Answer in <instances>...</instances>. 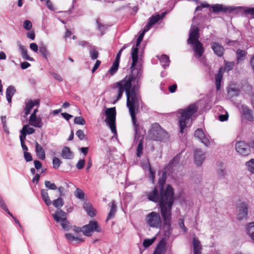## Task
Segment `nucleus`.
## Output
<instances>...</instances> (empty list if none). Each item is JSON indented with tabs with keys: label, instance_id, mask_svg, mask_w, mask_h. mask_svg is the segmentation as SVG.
I'll return each instance as SVG.
<instances>
[{
	"label": "nucleus",
	"instance_id": "obj_1",
	"mask_svg": "<svg viewBox=\"0 0 254 254\" xmlns=\"http://www.w3.org/2000/svg\"><path fill=\"white\" fill-rule=\"evenodd\" d=\"M144 34L142 33L138 36L136 45L132 48L131 55L132 63L131 65V73L127 75L122 80L113 84V89L116 90L117 96L113 102L115 104L120 100L125 91L127 96V106L134 127L136 134L137 133L138 125L136 123L135 111L138 110L139 105L140 97L138 93L139 88L138 79L142 72L139 67H135L138 61V46L140 45Z\"/></svg>",
	"mask_w": 254,
	"mask_h": 254
},
{
	"label": "nucleus",
	"instance_id": "obj_2",
	"mask_svg": "<svg viewBox=\"0 0 254 254\" xmlns=\"http://www.w3.org/2000/svg\"><path fill=\"white\" fill-rule=\"evenodd\" d=\"M147 198L154 202H159L165 226L168 229L171 227V210L174 203V190L170 185H167L165 190H160L159 193L156 187L146 192Z\"/></svg>",
	"mask_w": 254,
	"mask_h": 254
},
{
	"label": "nucleus",
	"instance_id": "obj_3",
	"mask_svg": "<svg viewBox=\"0 0 254 254\" xmlns=\"http://www.w3.org/2000/svg\"><path fill=\"white\" fill-rule=\"evenodd\" d=\"M197 109L198 108L195 104H191L179 111L181 115L179 122L182 133L186 127L191 125L192 120L195 118V114Z\"/></svg>",
	"mask_w": 254,
	"mask_h": 254
},
{
	"label": "nucleus",
	"instance_id": "obj_4",
	"mask_svg": "<svg viewBox=\"0 0 254 254\" xmlns=\"http://www.w3.org/2000/svg\"><path fill=\"white\" fill-rule=\"evenodd\" d=\"M199 31L197 26L192 25L188 40V43L193 46L194 56L197 58L201 57L204 52L202 44L198 41Z\"/></svg>",
	"mask_w": 254,
	"mask_h": 254
},
{
	"label": "nucleus",
	"instance_id": "obj_5",
	"mask_svg": "<svg viewBox=\"0 0 254 254\" xmlns=\"http://www.w3.org/2000/svg\"><path fill=\"white\" fill-rule=\"evenodd\" d=\"M148 137L152 140L162 141L167 139L168 135L158 124H154L148 131Z\"/></svg>",
	"mask_w": 254,
	"mask_h": 254
},
{
	"label": "nucleus",
	"instance_id": "obj_6",
	"mask_svg": "<svg viewBox=\"0 0 254 254\" xmlns=\"http://www.w3.org/2000/svg\"><path fill=\"white\" fill-rule=\"evenodd\" d=\"M145 221L150 227L156 229H160L162 226V218L160 214L152 211L146 215Z\"/></svg>",
	"mask_w": 254,
	"mask_h": 254
},
{
	"label": "nucleus",
	"instance_id": "obj_7",
	"mask_svg": "<svg viewBox=\"0 0 254 254\" xmlns=\"http://www.w3.org/2000/svg\"><path fill=\"white\" fill-rule=\"evenodd\" d=\"M106 119L105 122L110 127L112 132L114 134L117 133L115 126L116 111L115 107L107 108L105 111Z\"/></svg>",
	"mask_w": 254,
	"mask_h": 254
},
{
	"label": "nucleus",
	"instance_id": "obj_8",
	"mask_svg": "<svg viewBox=\"0 0 254 254\" xmlns=\"http://www.w3.org/2000/svg\"><path fill=\"white\" fill-rule=\"evenodd\" d=\"M53 217L57 222L61 223L64 229L65 230L69 229V225L67 221V214L64 211L58 209L53 214Z\"/></svg>",
	"mask_w": 254,
	"mask_h": 254
},
{
	"label": "nucleus",
	"instance_id": "obj_9",
	"mask_svg": "<svg viewBox=\"0 0 254 254\" xmlns=\"http://www.w3.org/2000/svg\"><path fill=\"white\" fill-rule=\"evenodd\" d=\"M102 228L98 222L96 221H90L89 223L83 226L82 232L83 234L87 237H90L94 232H101Z\"/></svg>",
	"mask_w": 254,
	"mask_h": 254
},
{
	"label": "nucleus",
	"instance_id": "obj_10",
	"mask_svg": "<svg viewBox=\"0 0 254 254\" xmlns=\"http://www.w3.org/2000/svg\"><path fill=\"white\" fill-rule=\"evenodd\" d=\"M248 213V203L246 202H241L237 204L236 208V216L239 220L246 218Z\"/></svg>",
	"mask_w": 254,
	"mask_h": 254
},
{
	"label": "nucleus",
	"instance_id": "obj_11",
	"mask_svg": "<svg viewBox=\"0 0 254 254\" xmlns=\"http://www.w3.org/2000/svg\"><path fill=\"white\" fill-rule=\"evenodd\" d=\"M235 148L237 152L243 156L248 155L251 152L249 145L244 141H239L236 143Z\"/></svg>",
	"mask_w": 254,
	"mask_h": 254
},
{
	"label": "nucleus",
	"instance_id": "obj_12",
	"mask_svg": "<svg viewBox=\"0 0 254 254\" xmlns=\"http://www.w3.org/2000/svg\"><path fill=\"white\" fill-rule=\"evenodd\" d=\"M194 136L195 137L198 138L206 146H209L210 145L209 136L206 135L201 128H197L195 131Z\"/></svg>",
	"mask_w": 254,
	"mask_h": 254
},
{
	"label": "nucleus",
	"instance_id": "obj_13",
	"mask_svg": "<svg viewBox=\"0 0 254 254\" xmlns=\"http://www.w3.org/2000/svg\"><path fill=\"white\" fill-rule=\"evenodd\" d=\"M167 241L162 238L157 245L153 254H165L166 252Z\"/></svg>",
	"mask_w": 254,
	"mask_h": 254
},
{
	"label": "nucleus",
	"instance_id": "obj_14",
	"mask_svg": "<svg viewBox=\"0 0 254 254\" xmlns=\"http://www.w3.org/2000/svg\"><path fill=\"white\" fill-rule=\"evenodd\" d=\"M194 159L195 164L201 166L205 159V152L200 149H196L194 152Z\"/></svg>",
	"mask_w": 254,
	"mask_h": 254
},
{
	"label": "nucleus",
	"instance_id": "obj_15",
	"mask_svg": "<svg viewBox=\"0 0 254 254\" xmlns=\"http://www.w3.org/2000/svg\"><path fill=\"white\" fill-rule=\"evenodd\" d=\"M242 111L245 119L250 122L254 121V113L248 106L243 105Z\"/></svg>",
	"mask_w": 254,
	"mask_h": 254
},
{
	"label": "nucleus",
	"instance_id": "obj_16",
	"mask_svg": "<svg viewBox=\"0 0 254 254\" xmlns=\"http://www.w3.org/2000/svg\"><path fill=\"white\" fill-rule=\"evenodd\" d=\"M211 47L214 53L219 57L223 56L224 49L222 46L216 42H212L211 44Z\"/></svg>",
	"mask_w": 254,
	"mask_h": 254
},
{
	"label": "nucleus",
	"instance_id": "obj_17",
	"mask_svg": "<svg viewBox=\"0 0 254 254\" xmlns=\"http://www.w3.org/2000/svg\"><path fill=\"white\" fill-rule=\"evenodd\" d=\"M29 124L36 127L41 128L43 126V123L40 118H37L34 115H31L29 120Z\"/></svg>",
	"mask_w": 254,
	"mask_h": 254
},
{
	"label": "nucleus",
	"instance_id": "obj_18",
	"mask_svg": "<svg viewBox=\"0 0 254 254\" xmlns=\"http://www.w3.org/2000/svg\"><path fill=\"white\" fill-rule=\"evenodd\" d=\"M40 103V100L39 99H35L34 100H30L26 104V106L24 109L25 114L26 116H27L30 114L31 109L34 106L38 105Z\"/></svg>",
	"mask_w": 254,
	"mask_h": 254
},
{
	"label": "nucleus",
	"instance_id": "obj_19",
	"mask_svg": "<svg viewBox=\"0 0 254 254\" xmlns=\"http://www.w3.org/2000/svg\"><path fill=\"white\" fill-rule=\"evenodd\" d=\"M36 152L38 158L41 160L45 159V153L42 147L37 142L35 143Z\"/></svg>",
	"mask_w": 254,
	"mask_h": 254
},
{
	"label": "nucleus",
	"instance_id": "obj_20",
	"mask_svg": "<svg viewBox=\"0 0 254 254\" xmlns=\"http://www.w3.org/2000/svg\"><path fill=\"white\" fill-rule=\"evenodd\" d=\"M16 92L15 88L12 86H9L6 90V97L9 103H11V99L13 95Z\"/></svg>",
	"mask_w": 254,
	"mask_h": 254
},
{
	"label": "nucleus",
	"instance_id": "obj_21",
	"mask_svg": "<svg viewBox=\"0 0 254 254\" xmlns=\"http://www.w3.org/2000/svg\"><path fill=\"white\" fill-rule=\"evenodd\" d=\"M222 72L223 68H220L218 73L215 76V84L217 90H219L220 89L221 82L223 77Z\"/></svg>",
	"mask_w": 254,
	"mask_h": 254
},
{
	"label": "nucleus",
	"instance_id": "obj_22",
	"mask_svg": "<svg viewBox=\"0 0 254 254\" xmlns=\"http://www.w3.org/2000/svg\"><path fill=\"white\" fill-rule=\"evenodd\" d=\"M211 8L212 9V11L213 12H219L220 11H226L229 10V8L224 6L222 4H213L211 6Z\"/></svg>",
	"mask_w": 254,
	"mask_h": 254
},
{
	"label": "nucleus",
	"instance_id": "obj_23",
	"mask_svg": "<svg viewBox=\"0 0 254 254\" xmlns=\"http://www.w3.org/2000/svg\"><path fill=\"white\" fill-rule=\"evenodd\" d=\"M65 237L69 242H72L75 241L76 243L82 242L84 241L83 239L79 236H74L71 233H66Z\"/></svg>",
	"mask_w": 254,
	"mask_h": 254
},
{
	"label": "nucleus",
	"instance_id": "obj_24",
	"mask_svg": "<svg viewBox=\"0 0 254 254\" xmlns=\"http://www.w3.org/2000/svg\"><path fill=\"white\" fill-rule=\"evenodd\" d=\"M62 156L63 158L66 159H71L73 158L72 153L70 151L69 148L66 146L63 148L62 151Z\"/></svg>",
	"mask_w": 254,
	"mask_h": 254
},
{
	"label": "nucleus",
	"instance_id": "obj_25",
	"mask_svg": "<svg viewBox=\"0 0 254 254\" xmlns=\"http://www.w3.org/2000/svg\"><path fill=\"white\" fill-rule=\"evenodd\" d=\"M83 208L87 212V214L91 217H94L96 215L95 209L92 207L89 203H84Z\"/></svg>",
	"mask_w": 254,
	"mask_h": 254
},
{
	"label": "nucleus",
	"instance_id": "obj_26",
	"mask_svg": "<svg viewBox=\"0 0 254 254\" xmlns=\"http://www.w3.org/2000/svg\"><path fill=\"white\" fill-rule=\"evenodd\" d=\"M19 48L21 52V56L23 59L29 61H32L33 58L30 57L27 54V50L25 47L22 45H19Z\"/></svg>",
	"mask_w": 254,
	"mask_h": 254
},
{
	"label": "nucleus",
	"instance_id": "obj_27",
	"mask_svg": "<svg viewBox=\"0 0 254 254\" xmlns=\"http://www.w3.org/2000/svg\"><path fill=\"white\" fill-rule=\"evenodd\" d=\"M116 211H117V206L115 204V201L113 200L111 202L110 210L108 216L106 219V221H107L109 220L112 219L114 217L115 215L116 212Z\"/></svg>",
	"mask_w": 254,
	"mask_h": 254
},
{
	"label": "nucleus",
	"instance_id": "obj_28",
	"mask_svg": "<svg viewBox=\"0 0 254 254\" xmlns=\"http://www.w3.org/2000/svg\"><path fill=\"white\" fill-rule=\"evenodd\" d=\"M193 254H201V245L200 242L195 238H193Z\"/></svg>",
	"mask_w": 254,
	"mask_h": 254
},
{
	"label": "nucleus",
	"instance_id": "obj_29",
	"mask_svg": "<svg viewBox=\"0 0 254 254\" xmlns=\"http://www.w3.org/2000/svg\"><path fill=\"white\" fill-rule=\"evenodd\" d=\"M41 196L45 202V203L48 205L49 206L51 204L52 202L49 198L48 192L47 190L45 189H42L41 190Z\"/></svg>",
	"mask_w": 254,
	"mask_h": 254
},
{
	"label": "nucleus",
	"instance_id": "obj_30",
	"mask_svg": "<svg viewBox=\"0 0 254 254\" xmlns=\"http://www.w3.org/2000/svg\"><path fill=\"white\" fill-rule=\"evenodd\" d=\"M165 15V13H162L161 16H160L159 14L152 16L150 18L149 22L148 23L150 25L152 26L157 22L160 19H162Z\"/></svg>",
	"mask_w": 254,
	"mask_h": 254
},
{
	"label": "nucleus",
	"instance_id": "obj_31",
	"mask_svg": "<svg viewBox=\"0 0 254 254\" xmlns=\"http://www.w3.org/2000/svg\"><path fill=\"white\" fill-rule=\"evenodd\" d=\"M247 230L248 235L254 242V222L249 223L247 227Z\"/></svg>",
	"mask_w": 254,
	"mask_h": 254
},
{
	"label": "nucleus",
	"instance_id": "obj_32",
	"mask_svg": "<svg viewBox=\"0 0 254 254\" xmlns=\"http://www.w3.org/2000/svg\"><path fill=\"white\" fill-rule=\"evenodd\" d=\"M239 94V90L234 87H230L228 89V94L230 97L237 96Z\"/></svg>",
	"mask_w": 254,
	"mask_h": 254
},
{
	"label": "nucleus",
	"instance_id": "obj_33",
	"mask_svg": "<svg viewBox=\"0 0 254 254\" xmlns=\"http://www.w3.org/2000/svg\"><path fill=\"white\" fill-rule=\"evenodd\" d=\"M247 169L252 174H254V159H251L246 163Z\"/></svg>",
	"mask_w": 254,
	"mask_h": 254
},
{
	"label": "nucleus",
	"instance_id": "obj_34",
	"mask_svg": "<svg viewBox=\"0 0 254 254\" xmlns=\"http://www.w3.org/2000/svg\"><path fill=\"white\" fill-rule=\"evenodd\" d=\"M160 61L163 66L164 67L168 66L169 64V57L167 55H162L160 58Z\"/></svg>",
	"mask_w": 254,
	"mask_h": 254
},
{
	"label": "nucleus",
	"instance_id": "obj_35",
	"mask_svg": "<svg viewBox=\"0 0 254 254\" xmlns=\"http://www.w3.org/2000/svg\"><path fill=\"white\" fill-rule=\"evenodd\" d=\"M166 179V174L163 173L158 181V187L160 190H164L163 189V186L165 183Z\"/></svg>",
	"mask_w": 254,
	"mask_h": 254
},
{
	"label": "nucleus",
	"instance_id": "obj_36",
	"mask_svg": "<svg viewBox=\"0 0 254 254\" xmlns=\"http://www.w3.org/2000/svg\"><path fill=\"white\" fill-rule=\"evenodd\" d=\"M53 205L58 208H61L64 204V200L61 197H59L54 200L52 202Z\"/></svg>",
	"mask_w": 254,
	"mask_h": 254
},
{
	"label": "nucleus",
	"instance_id": "obj_37",
	"mask_svg": "<svg viewBox=\"0 0 254 254\" xmlns=\"http://www.w3.org/2000/svg\"><path fill=\"white\" fill-rule=\"evenodd\" d=\"M156 237H154L151 239H146L143 242V246L144 248H147L151 246L155 241Z\"/></svg>",
	"mask_w": 254,
	"mask_h": 254
},
{
	"label": "nucleus",
	"instance_id": "obj_38",
	"mask_svg": "<svg viewBox=\"0 0 254 254\" xmlns=\"http://www.w3.org/2000/svg\"><path fill=\"white\" fill-rule=\"evenodd\" d=\"M143 138L140 139L139 142L138 143L137 149H136V155L137 157H140L142 154V150H143Z\"/></svg>",
	"mask_w": 254,
	"mask_h": 254
},
{
	"label": "nucleus",
	"instance_id": "obj_39",
	"mask_svg": "<svg viewBox=\"0 0 254 254\" xmlns=\"http://www.w3.org/2000/svg\"><path fill=\"white\" fill-rule=\"evenodd\" d=\"M119 66V64L117 62H114L112 66L109 70V73H110L111 75L115 74L118 69Z\"/></svg>",
	"mask_w": 254,
	"mask_h": 254
},
{
	"label": "nucleus",
	"instance_id": "obj_40",
	"mask_svg": "<svg viewBox=\"0 0 254 254\" xmlns=\"http://www.w3.org/2000/svg\"><path fill=\"white\" fill-rule=\"evenodd\" d=\"M181 157V154H178L175 156L170 163V165L173 167L177 165L180 161Z\"/></svg>",
	"mask_w": 254,
	"mask_h": 254
},
{
	"label": "nucleus",
	"instance_id": "obj_41",
	"mask_svg": "<svg viewBox=\"0 0 254 254\" xmlns=\"http://www.w3.org/2000/svg\"><path fill=\"white\" fill-rule=\"evenodd\" d=\"M39 51L41 54L45 58H47L48 56L50 55V53L47 49V48L44 46H40L39 49Z\"/></svg>",
	"mask_w": 254,
	"mask_h": 254
},
{
	"label": "nucleus",
	"instance_id": "obj_42",
	"mask_svg": "<svg viewBox=\"0 0 254 254\" xmlns=\"http://www.w3.org/2000/svg\"><path fill=\"white\" fill-rule=\"evenodd\" d=\"M74 195L76 197L80 199H83L84 197V192L80 189L77 188L74 192Z\"/></svg>",
	"mask_w": 254,
	"mask_h": 254
},
{
	"label": "nucleus",
	"instance_id": "obj_43",
	"mask_svg": "<svg viewBox=\"0 0 254 254\" xmlns=\"http://www.w3.org/2000/svg\"><path fill=\"white\" fill-rule=\"evenodd\" d=\"M0 206L2 209H3L6 212H7L10 216H11L12 218L14 216L9 211L8 208H7L5 204L4 203L2 198L0 196Z\"/></svg>",
	"mask_w": 254,
	"mask_h": 254
},
{
	"label": "nucleus",
	"instance_id": "obj_44",
	"mask_svg": "<svg viewBox=\"0 0 254 254\" xmlns=\"http://www.w3.org/2000/svg\"><path fill=\"white\" fill-rule=\"evenodd\" d=\"M45 185L49 190H55L57 189L56 185L54 183H52L49 181H45Z\"/></svg>",
	"mask_w": 254,
	"mask_h": 254
},
{
	"label": "nucleus",
	"instance_id": "obj_45",
	"mask_svg": "<svg viewBox=\"0 0 254 254\" xmlns=\"http://www.w3.org/2000/svg\"><path fill=\"white\" fill-rule=\"evenodd\" d=\"M90 56L92 60H95L98 57V52L94 48H92L90 50Z\"/></svg>",
	"mask_w": 254,
	"mask_h": 254
},
{
	"label": "nucleus",
	"instance_id": "obj_46",
	"mask_svg": "<svg viewBox=\"0 0 254 254\" xmlns=\"http://www.w3.org/2000/svg\"><path fill=\"white\" fill-rule=\"evenodd\" d=\"M74 123L77 125H84L86 122L82 117H76L74 119Z\"/></svg>",
	"mask_w": 254,
	"mask_h": 254
},
{
	"label": "nucleus",
	"instance_id": "obj_47",
	"mask_svg": "<svg viewBox=\"0 0 254 254\" xmlns=\"http://www.w3.org/2000/svg\"><path fill=\"white\" fill-rule=\"evenodd\" d=\"M237 60L238 62L243 60L245 56V52L243 50H238L237 53Z\"/></svg>",
	"mask_w": 254,
	"mask_h": 254
},
{
	"label": "nucleus",
	"instance_id": "obj_48",
	"mask_svg": "<svg viewBox=\"0 0 254 254\" xmlns=\"http://www.w3.org/2000/svg\"><path fill=\"white\" fill-rule=\"evenodd\" d=\"M26 128V126H23L22 129L20 130L21 135H20V142L24 141V140L26 138V132L25 131V130Z\"/></svg>",
	"mask_w": 254,
	"mask_h": 254
},
{
	"label": "nucleus",
	"instance_id": "obj_49",
	"mask_svg": "<svg viewBox=\"0 0 254 254\" xmlns=\"http://www.w3.org/2000/svg\"><path fill=\"white\" fill-rule=\"evenodd\" d=\"M61 162L60 160L57 157H54L53 159V167L54 168L58 169L60 165H61Z\"/></svg>",
	"mask_w": 254,
	"mask_h": 254
},
{
	"label": "nucleus",
	"instance_id": "obj_50",
	"mask_svg": "<svg viewBox=\"0 0 254 254\" xmlns=\"http://www.w3.org/2000/svg\"><path fill=\"white\" fill-rule=\"evenodd\" d=\"M32 27V24L30 20H27L24 21L23 23V28L27 30H30Z\"/></svg>",
	"mask_w": 254,
	"mask_h": 254
},
{
	"label": "nucleus",
	"instance_id": "obj_51",
	"mask_svg": "<svg viewBox=\"0 0 254 254\" xmlns=\"http://www.w3.org/2000/svg\"><path fill=\"white\" fill-rule=\"evenodd\" d=\"M178 224L180 227L182 229L184 233H186L187 232L188 229L185 226L184 221L183 219H180L179 220Z\"/></svg>",
	"mask_w": 254,
	"mask_h": 254
},
{
	"label": "nucleus",
	"instance_id": "obj_52",
	"mask_svg": "<svg viewBox=\"0 0 254 254\" xmlns=\"http://www.w3.org/2000/svg\"><path fill=\"white\" fill-rule=\"evenodd\" d=\"M235 63L234 62H227L225 64V69L229 71L233 68Z\"/></svg>",
	"mask_w": 254,
	"mask_h": 254
},
{
	"label": "nucleus",
	"instance_id": "obj_53",
	"mask_svg": "<svg viewBox=\"0 0 254 254\" xmlns=\"http://www.w3.org/2000/svg\"><path fill=\"white\" fill-rule=\"evenodd\" d=\"M76 135L81 140H83L85 137L83 131L81 129H79L76 131Z\"/></svg>",
	"mask_w": 254,
	"mask_h": 254
},
{
	"label": "nucleus",
	"instance_id": "obj_54",
	"mask_svg": "<svg viewBox=\"0 0 254 254\" xmlns=\"http://www.w3.org/2000/svg\"><path fill=\"white\" fill-rule=\"evenodd\" d=\"M51 75L59 82H62L63 80L62 77L59 74L55 72H51Z\"/></svg>",
	"mask_w": 254,
	"mask_h": 254
},
{
	"label": "nucleus",
	"instance_id": "obj_55",
	"mask_svg": "<svg viewBox=\"0 0 254 254\" xmlns=\"http://www.w3.org/2000/svg\"><path fill=\"white\" fill-rule=\"evenodd\" d=\"M23 126H26V128L25 131L28 134H31L35 132V129L31 127H29L28 125H24Z\"/></svg>",
	"mask_w": 254,
	"mask_h": 254
},
{
	"label": "nucleus",
	"instance_id": "obj_56",
	"mask_svg": "<svg viewBox=\"0 0 254 254\" xmlns=\"http://www.w3.org/2000/svg\"><path fill=\"white\" fill-rule=\"evenodd\" d=\"M85 160L84 159H81L79 160L76 164V168L78 169H82L85 165Z\"/></svg>",
	"mask_w": 254,
	"mask_h": 254
},
{
	"label": "nucleus",
	"instance_id": "obj_57",
	"mask_svg": "<svg viewBox=\"0 0 254 254\" xmlns=\"http://www.w3.org/2000/svg\"><path fill=\"white\" fill-rule=\"evenodd\" d=\"M209 6V4L207 3L206 2H204L201 3L200 6H198L196 7L195 9V11H200L202 10V8L204 7H208Z\"/></svg>",
	"mask_w": 254,
	"mask_h": 254
},
{
	"label": "nucleus",
	"instance_id": "obj_58",
	"mask_svg": "<svg viewBox=\"0 0 254 254\" xmlns=\"http://www.w3.org/2000/svg\"><path fill=\"white\" fill-rule=\"evenodd\" d=\"M24 157L26 161H31L32 160V157L31 154L27 151L24 153Z\"/></svg>",
	"mask_w": 254,
	"mask_h": 254
},
{
	"label": "nucleus",
	"instance_id": "obj_59",
	"mask_svg": "<svg viewBox=\"0 0 254 254\" xmlns=\"http://www.w3.org/2000/svg\"><path fill=\"white\" fill-rule=\"evenodd\" d=\"M30 48L32 50H33L35 52H37L38 50V47L37 45L34 43H32L30 45Z\"/></svg>",
	"mask_w": 254,
	"mask_h": 254
},
{
	"label": "nucleus",
	"instance_id": "obj_60",
	"mask_svg": "<svg viewBox=\"0 0 254 254\" xmlns=\"http://www.w3.org/2000/svg\"><path fill=\"white\" fill-rule=\"evenodd\" d=\"M44 1H45L46 5L49 9L51 10L54 9L52 2L49 0H45Z\"/></svg>",
	"mask_w": 254,
	"mask_h": 254
},
{
	"label": "nucleus",
	"instance_id": "obj_61",
	"mask_svg": "<svg viewBox=\"0 0 254 254\" xmlns=\"http://www.w3.org/2000/svg\"><path fill=\"white\" fill-rule=\"evenodd\" d=\"M100 64H101V62L100 61H99V60L96 61V63H95L93 68H92V72H95L97 70V69L99 67Z\"/></svg>",
	"mask_w": 254,
	"mask_h": 254
},
{
	"label": "nucleus",
	"instance_id": "obj_62",
	"mask_svg": "<svg viewBox=\"0 0 254 254\" xmlns=\"http://www.w3.org/2000/svg\"><path fill=\"white\" fill-rule=\"evenodd\" d=\"M27 36L31 40H34L35 37L34 32L33 31H31L27 34Z\"/></svg>",
	"mask_w": 254,
	"mask_h": 254
},
{
	"label": "nucleus",
	"instance_id": "obj_63",
	"mask_svg": "<svg viewBox=\"0 0 254 254\" xmlns=\"http://www.w3.org/2000/svg\"><path fill=\"white\" fill-rule=\"evenodd\" d=\"M30 66V64L27 62H24L21 64V67L23 69H26Z\"/></svg>",
	"mask_w": 254,
	"mask_h": 254
},
{
	"label": "nucleus",
	"instance_id": "obj_64",
	"mask_svg": "<svg viewBox=\"0 0 254 254\" xmlns=\"http://www.w3.org/2000/svg\"><path fill=\"white\" fill-rule=\"evenodd\" d=\"M62 115L64 118L67 121H68L72 117V116L69 115L66 113H62Z\"/></svg>",
	"mask_w": 254,
	"mask_h": 254
}]
</instances>
